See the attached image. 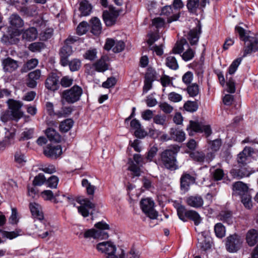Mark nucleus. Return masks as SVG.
Returning <instances> with one entry per match:
<instances>
[{"mask_svg":"<svg viewBox=\"0 0 258 258\" xmlns=\"http://www.w3.org/2000/svg\"><path fill=\"white\" fill-rule=\"evenodd\" d=\"M187 204L194 208H200L203 205L204 201L201 196H190L186 198Z\"/></svg>","mask_w":258,"mask_h":258,"instance_id":"23","label":"nucleus"},{"mask_svg":"<svg viewBox=\"0 0 258 258\" xmlns=\"http://www.w3.org/2000/svg\"><path fill=\"white\" fill-rule=\"evenodd\" d=\"M186 214V218L193 220L195 225H198L201 223L202 219L197 212L193 210H189Z\"/></svg>","mask_w":258,"mask_h":258,"instance_id":"40","label":"nucleus"},{"mask_svg":"<svg viewBox=\"0 0 258 258\" xmlns=\"http://www.w3.org/2000/svg\"><path fill=\"white\" fill-rule=\"evenodd\" d=\"M195 55V52L191 49L188 48L181 55L183 59L185 61H188L191 59Z\"/></svg>","mask_w":258,"mask_h":258,"instance_id":"63","label":"nucleus"},{"mask_svg":"<svg viewBox=\"0 0 258 258\" xmlns=\"http://www.w3.org/2000/svg\"><path fill=\"white\" fill-rule=\"evenodd\" d=\"M79 202L81 206L78 207V212L84 217H87L89 216V209H94L96 207L95 204L92 203L87 199L80 200Z\"/></svg>","mask_w":258,"mask_h":258,"instance_id":"11","label":"nucleus"},{"mask_svg":"<svg viewBox=\"0 0 258 258\" xmlns=\"http://www.w3.org/2000/svg\"><path fill=\"white\" fill-rule=\"evenodd\" d=\"M125 47L124 42L122 40H114L108 38L106 40L104 48L107 50L112 49L115 53L122 51Z\"/></svg>","mask_w":258,"mask_h":258,"instance_id":"10","label":"nucleus"},{"mask_svg":"<svg viewBox=\"0 0 258 258\" xmlns=\"http://www.w3.org/2000/svg\"><path fill=\"white\" fill-rule=\"evenodd\" d=\"M73 109L71 107H64L61 110L56 113L58 117H67L72 112Z\"/></svg>","mask_w":258,"mask_h":258,"instance_id":"58","label":"nucleus"},{"mask_svg":"<svg viewBox=\"0 0 258 258\" xmlns=\"http://www.w3.org/2000/svg\"><path fill=\"white\" fill-rule=\"evenodd\" d=\"M92 7L88 2L83 0L80 3L79 10L81 12V15L86 16L89 15L91 11Z\"/></svg>","mask_w":258,"mask_h":258,"instance_id":"31","label":"nucleus"},{"mask_svg":"<svg viewBox=\"0 0 258 258\" xmlns=\"http://www.w3.org/2000/svg\"><path fill=\"white\" fill-rule=\"evenodd\" d=\"M168 100L173 102H179L181 101L182 97L181 95L174 92H170L168 95Z\"/></svg>","mask_w":258,"mask_h":258,"instance_id":"57","label":"nucleus"},{"mask_svg":"<svg viewBox=\"0 0 258 258\" xmlns=\"http://www.w3.org/2000/svg\"><path fill=\"white\" fill-rule=\"evenodd\" d=\"M15 161L20 165H23L26 162L27 159L24 154L21 151H17L14 156Z\"/></svg>","mask_w":258,"mask_h":258,"instance_id":"46","label":"nucleus"},{"mask_svg":"<svg viewBox=\"0 0 258 258\" xmlns=\"http://www.w3.org/2000/svg\"><path fill=\"white\" fill-rule=\"evenodd\" d=\"M230 174L234 178L240 179L243 177L248 176L249 175L248 171L245 169H232L230 171Z\"/></svg>","mask_w":258,"mask_h":258,"instance_id":"37","label":"nucleus"},{"mask_svg":"<svg viewBox=\"0 0 258 258\" xmlns=\"http://www.w3.org/2000/svg\"><path fill=\"white\" fill-rule=\"evenodd\" d=\"M196 178L187 173H183L180 178V187L182 190L187 191L190 185L195 182Z\"/></svg>","mask_w":258,"mask_h":258,"instance_id":"16","label":"nucleus"},{"mask_svg":"<svg viewBox=\"0 0 258 258\" xmlns=\"http://www.w3.org/2000/svg\"><path fill=\"white\" fill-rule=\"evenodd\" d=\"M3 70L6 72L12 73L18 68V62L13 59L8 57L2 60Z\"/></svg>","mask_w":258,"mask_h":258,"instance_id":"18","label":"nucleus"},{"mask_svg":"<svg viewBox=\"0 0 258 258\" xmlns=\"http://www.w3.org/2000/svg\"><path fill=\"white\" fill-rule=\"evenodd\" d=\"M121 12V10H115L112 7L110 8L109 11H104L102 16L106 25L108 26L113 25L115 23L117 17Z\"/></svg>","mask_w":258,"mask_h":258,"instance_id":"8","label":"nucleus"},{"mask_svg":"<svg viewBox=\"0 0 258 258\" xmlns=\"http://www.w3.org/2000/svg\"><path fill=\"white\" fill-rule=\"evenodd\" d=\"M29 208L32 215L39 220H41L43 216L40 206L36 203H30Z\"/></svg>","mask_w":258,"mask_h":258,"instance_id":"27","label":"nucleus"},{"mask_svg":"<svg viewBox=\"0 0 258 258\" xmlns=\"http://www.w3.org/2000/svg\"><path fill=\"white\" fill-rule=\"evenodd\" d=\"M177 212L179 219L183 221H186V214L188 211L186 210L185 207L181 205L179 206L177 209Z\"/></svg>","mask_w":258,"mask_h":258,"instance_id":"53","label":"nucleus"},{"mask_svg":"<svg viewBox=\"0 0 258 258\" xmlns=\"http://www.w3.org/2000/svg\"><path fill=\"white\" fill-rule=\"evenodd\" d=\"M9 22L11 26L15 29L21 28L24 25L23 20L16 14H13L10 16Z\"/></svg>","mask_w":258,"mask_h":258,"instance_id":"24","label":"nucleus"},{"mask_svg":"<svg viewBox=\"0 0 258 258\" xmlns=\"http://www.w3.org/2000/svg\"><path fill=\"white\" fill-rule=\"evenodd\" d=\"M241 202L244 206V207L248 209H250L252 207V201H251V197L250 195V194H247L241 197Z\"/></svg>","mask_w":258,"mask_h":258,"instance_id":"47","label":"nucleus"},{"mask_svg":"<svg viewBox=\"0 0 258 258\" xmlns=\"http://www.w3.org/2000/svg\"><path fill=\"white\" fill-rule=\"evenodd\" d=\"M160 81L163 87L173 85L172 78L167 75H162L160 78Z\"/></svg>","mask_w":258,"mask_h":258,"instance_id":"52","label":"nucleus"},{"mask_svg":"<svg viewBox=\"0 0 258 258\" xmlns=\"http://www.w3.org/2000/svg\"><path fill=\"white\" fill-rule=\"evenodd\" d=\"M216 235L219 238H222L225 235L224 226L220 223H217L214 227Z\"/></svg>","mask_w":258,"mask_h":258,"instance_id":"43","label":"nucleus"},{"mask_svg":"<svg viewBox=\"0 0 258 258\" xmlns=\"http://www.w3.org/2000/svg\"><path fill=\"white\" fill-rule=\"evenodd\" d=\"M44 154L51 159H56L62 153V149L60 145H47L43 150Z\"/></svg>","mask_w":258,"mask_h":258,"instance_id":"13","label":"nucleus"},{"mask_svg":"<svg viewBox=\"0 0 258 258\" xmlns=\"http://www.w3.org/2000/svg\"><path fill=\"white\" fill-rule=\"evenodd\" d=\"M83 94L82 88L78 85H74L70 89L64 90L61 94V102L73 104L80 100Z\"/></svg>","mask_w":258,"mask_h":258,"instance_id":"2","label":"nucleus"},{"mask_svg":"<svg viewBox=\"0 0 258 258\" xmlns=\"http://www.w3.org/2000/svg\"><path fill=\"white\" fill-rule=\"evenodd\" d=\"M45 134L50 141L58 143L61 141V136L53 128H47L45 131Z\"/></svg>","mask_w":258,"mask_h":258,"instance_id":"28","label":"nucleus"},{"mask_svg":"<svg viewBox=\"0 0 258 258\" xmlns=\"http://www.w3.org/2000/svg\"><path fill=\"white\" fill-rule=\"evenodd\" d=\"M203 124L197 121H190L189 126L187 130L189 131V135H193V132L201 133L202 128Z\"/></svg>","mask_w":258,"mask_h":258,"instance_id":"35","label":"nucleus"},{"mask_svg":"<svg viewBox=\"0 0 258 258\" xmlns=\"http://www.w3.org/2000/svg\"><path fill=\"white\" fill-rule=\"evenodd\" d=\"M108 58L106 56H102L93 64L95 70L99 72H104L108 69L109 64L107 62Z\"/></svg>","mask_w":258,"mask_h":258,"instance_id":"22","label":"nucleus"},{"mask_svg":"<svg viewBox=\"0 0 258 258\" xmlns=\"http://www.w3.org/2000/svg\"><path fill=\"white\" fill-rule=\"evenodd\" d=\"M96 248L99 252L107 255L116 253L118 251L115 245L110 241H103L98 243Z\"/></svg>","mask_w":258,"mask_h":258,"instance_id":"9","label":"nucleus"},{"mask_svg":"<svg viewBox=\"0 0 258 258\" xmlns=\"http://www.w3.org/2000/svg\"><path fill=\"white\" fill-rule=\"evenodd\" d=\"M97 229H92L87 230L84 233L85 238L93 237L98 239H106L108 237V233L104 230L109 229V226L106 223L100 222L95 224Z\"/></svg>","mask_w":258,"mask_h":258,"instance_id":"3","label":"nucleus"},{"mask_svg":"<svg viewBox=\"0 0 258 258\" xmlns=\"http://www.w3.org/2000/svg\"><path fill=\"white\" fill-rule=\"evenodd\" d=\"M209 149L211 150L213 152L218 151L221 145V140L219 139H215L213 141L208 140Z\"/></svg>","mask_w":258,"mask_h":258,"instance_id":"39","label":"nucleus"},{"mask_svg":"<svg viewBox=\"0 0 258 258\" xmlns=\"http://www.w3.org/2000/svg\"><path fill=\"white\" fill-rule=\"evenodd\" d=\"M0 232L2 233V236L9 239H13L24 234L23 232L20 229H16L13 231H7L0 230Z\"/></svg>","mask_w":258,"mask_h":258,"instance_id":"29","label":"nucleus"},{"mask_svg":"<svg viewBox=\"0 0 258 258\" xmlns=\"http://www.w3.org/2000/svg\"><path fill=\"white\" fill-rule=\"evenodd\" d=\"M7 103L14 119H19L23 116V112L21 109L23 104L21 101L9 99Z\"/></svg>","mask_w":258,"mask_h":258,"instance_id":"6","label":"nucleus"},{"mask_svg":"<svg viewBox=\"0 0 258 258\" xmlns=\"http://www.w3.org/2000/svg\"><path fill=\"white\" fill-rule=\"evenodd\" d=\"M43 47V43L41 42L33 43L29 46V49L33 52L39 51Z\"/></svg>","mask_w":258,"mask_h":258,"instance_id":"64","label":"nucleus"},{"mask_svg":"<svg viewBox=\"0 0 258 258\" xmlns=\"http://www.w3.org/2000/svg\"><path fill=\"white\" fill-rule=\"evenodd\" d=\"M97 51L95 48H90L84 54V57L89 60H94L97 58Z\"/></svg>","mask_w":258,"mask_h":258,"instance_id":"42","label":"nucleus"},{"mask_svg":"<svg viewBox=\"0 0 258 258\" xmlns=\"http://www.w3.org/2000/svg\"><path fill=\"white\" fill-rule=\"evenodd\" d=\"M249 149L246 148H244V150L238 155V163L242 165H245L246 163V161L248 160V158L249 157Z\"/></svg>","mask_w":258,"mask_h":258,"instance_id":"32","label":"nucleus"},{"mask_svg":"<svg viewBox=\"0 0 258 258\" xmlns=\"http://www.w3.org/2000/svg\"><path fill=\"white\" fill-rule=\"evenodd\" d=\"M160 109L165 113H170L173 110V107L168 103L164 102L159 104Z\"/></svg>","mask_w":258,"mask_h":258,"instance_id":"59","label":"nucleus"},{"mask_svg":"<svg viewBox=\"0 0 258 258\" xmlns=\"http://www.w3.org/2000/svg\"><path fill=\"white\" fill-rule=\"evenodd\" d=\"M242 243V239L240 236L234 234L226 238V247L229 252H236L241 247Z\"/></svg>","mask_w":258,"mask_h":258,"instance_id":"5","label":"nucleus"},{"mask_svg":"<svg viewBox=\"0 0 258 258\" xmlns=\"http://www.w3.org/2000/svg\"><path fill=\"white\" fill-rule=\"evenodd\" d=\"M69 65L70 70L72 72L78 71L81 66V62L80 59L77 58H74L72 59L71 61L68 60V64Z\"/></svg>","mask_w":258,"mask_h":258,"instance_id":"49","label":"nucleus"},{"mask_svg":"<svg viewBox=\"0 0 258 258\" xmlns=\"http://www.w3.org/2000/svg\"><path fill=\"white\" fill-rule=\"evenodd\" d=\"M185 44L188 45L185 39H182L179 41H177L172 49L173 53L175 54L181 53L184 49L183 46Z\"/></svg>","mask_w":258,"mask_h":258,"instance_id":"41","label":"nucleus"},{"mask_svg":"<svg viewBox=\"0 0 258 258\" xmlns=\"http://www.w3.org/2000/svg\"><path fill=\"white\" fill-rule=\"evenodd\" d=\"M218 217L220 220L227 223L228 224H231L233 223L232 213L230 211H221L219 214Z\"/></svg>","mask_w":258,"mask_h":258,"instance_id":"36","label":"nucleus"},{"mask_svg":"<svg viewBox=\"0 0 258 258\" xmlns=\"http://www.w3.org/2000/svg\"><path fill=\"white\" fill-rule=\"evenodd\" d=\"M58 181V178L56 176L53 175L46 180V184L48 187L56 188L57 186Z\"/></svg>","mask_w":258,"mask_h":258,"instance_id":"48","label":"nucleus"},{"mask_svg":"<svg viewBox=\"0 0 258 258\" xmlns=\"http://www.w3.org/2000/svg\"><path fill=\"white\" fill-rule=\"evenodd\" d=\"M143 163V158L141 155L139 154H135L134 155V161L130 158L128 164L129 166L128 169L131 171L134 176H139L140 175L141 170L138 165H141Z\"/></svg>","mask_w":258,"mask_h":258,"instance_id":"7","label":"nucleus"},{"mask_svg":"<svg viewBox=\"0 0 258 258\" xmlns=\"http://www.w3.org/2000/svg\"><path fill=\"white\" fill-rule=\"evenodd\" d=\"M41 76V71L40 70H36L31 72L28 75V79L27 85L28 87L34 88L37 85V81L38 80Z\"/></svg>","mask_w":258,"mask_h":258,"instance_id":"19","label":"nucleus"},{"mask_svg":"<svg viewBox=\"0 0 258 258\" xmlns=\"http://www.w3.org/2000/svg\"><path fill=\"white\" fill-rule=\"evenodd\" d=\"M233 194L235 196L242 197L249 194L248 187L247 184L242 181H237L233 184Z\"/></svg>","mask_w":258,"mask_h":258,"instance_id":"15","label":"nucleus"},{"mask_svg":"<svg viewBox=\"0 0 258 258\" xmlns=\"http://www.w3.org/2000/svg\"><path fill=\"white\" fill-rule=\"evenodd\" d=\"M46 178L42 173H39L34 177L33 184L35 186H41L44 183H46Z\"/></svg>","mask_w":258,"mask_h":258,"instance_id":"51","label":"nucleus"},{"mask_svg":"<svg viewBox=\"0 0 258 258\" xmlns=\"http://www.w3.org/2000/svg\"><path fill=\"white\" fill-rule=\"evenodd\" d=\"M191 157L196 161L199 162H203L205 159V153L202 152H195L190 154Z\"/></svg>","mask_w":258,"mask_h":258,"instance_id":"54","label":"nucleus"},{"mask_svg":"<svg viewBox=\"0 0 258 258\" xmlns=\"http://www.w3.org/2000/svg\"><path fill=\"white\" fill-rule=\"evenodd\" d=\"M187 91L190 96H196L199 93V86L197 84H192L187 87Z\"/></svg>","mask_w":258,"mask_h":258,"instance_id":"50","label":"nucleus"},{"mask_svg":"<svg viewBox=\"0 0 258 258\" xmlns=\"http://www.w3.org/2000/svg\"><path fill=\"white\" fill-rule=\"evenodd\" d=\"M179 150V146L173 145L161 152L158 159L160 166L171 171L178 169L177 155Z\"/></svg>","mask_w":258,"mask_h":258,"instance_id":"1","label":"nucleus"},{"mask_svg":"<svg viewBox=\"0 0 258 258\" xmlns=\"http://www.w3.org/2000/svg\"><path fill=\"white\" fill-rule=\"evenodd\" d=\"M246 242L248 246H253L258 241V231L256 229L249 230L245 235Z\"/></svg>","mask_w":258,"mask_h":258,"instance_id":"20","label":"nucleus"},{"mask_svg":"<svg viewBox=\"0 0 258 258\" xmlns=\"http://www.w3.org/2000/svg\"><path fill=\"white\" fill-rule=\"evenodd\" d=\"M73 125L74 121L72 119H66L60 122L59 128L61 132L66 133L68 132Z\"/></svg>","mask_w":258,"mask_h":258,"instance_id":"38","label":"nucleus"},{"mask_svg":"<svg viewBox=\"0 0 258 258\" xmlns=\"http://www.w3.org/2000/svg\"><path fill=\"white\" fill-rule=\"evenodd\" d=\"M37 31L34 27L25 30L22 33V38L29 41L34 40L37 37Z\"/></svg>","mask_w":258,"mask_h":258,"instance_id":"26","label":"nucleus"},{"mask_svg":"<svg viewBox=\"0 0 258 258\" xmlns=\"http://www.w3.org/2000/svg\"><path fill=\"white\" fill-rule=\"evenodd\" d=\"M201 33V27L200 25L191 30L188 33L187 39L191 45L196 44L199 41Z\"/></svg>","mask_w":258,"mask_h":258,"instance_id":"21","label":"nucleus"},{"mask_svg":"<svg viewBox=\"0 0 258 258\" xmlns=\"http://www.w3.org/2000/svg\"><path fill=\"white\" fill-rule=\"evenodd\" d=\"M236 31L239 34L240 37L244 41L248 40V37L247 35L246 31L240 26H236L235 27Z\"/></svg>","mask_w":258,"mask_h":258,"instance_id":"62","label":"nucleus"},{"mask_svg":"<svg viewBox=\"0 0 258 258\" xmlns=\"http://www.w3.org/2000/svg\"><path fill=\"white\" fill-rule=\"evenodd\" d=\"M143 212L150 219H155L158 217V212L154 209V202L151 199H142L140 202Z\"/></svg>","mask_w":258,"mask_h":258,"instance_id":"4","label":"nucleus"},{"mask_svg":"<svg viewBox=\"0 0 258 258\" xmlns=\"http://www.w3.org/2000/svg\"><path fill=\"white\" fill-rule=\"evenodd\" d=\"M250 44L245 48L243 56H246L247 54L250 53L252 51H255L258 49V39L256 38H252L249 40Z\"/></svg>","mask_w":258,"mask_h":258,"instance_id":"33","label":"nucleus"},{"mask_svg":"<svg viewBox=\"0 0 258 258\" xmlns=\"http://www.w3.org/2000/svg\"><path fill=\"white\" fill-rule=\"evenodd\" d=\"M116 79L115 77H110L103 83L102 87L105 88H109L114 86L116 83Z\"/></svg>","mask_w":258,"mask_h":258,"instance_id":"60","label":"nucleus"},{"mask_svg":"<svg viewBox=\"0 0 258 258\" xmlns=\"http://www.w3.org/2000/svg\"><path fill=\"white\" fill-rule=\"evenodd\" d=\"M209 0H187L186 7L191 13H196L198 10L204 8Z\"/></svg>","mask_w":258,"mask_h":258,"instance_id":"12","label":"nucleus"},{"mask_svg":"<svg viewBox=\"0 0 258 258\" xmlns=\"http://www.w3.org/2000/svg\"><path fill=\"white\" fill-rule=\"evenodd\" d=\"M199 240L200 241L199 242V246L203 250H207L211 248L212 242L211 238L209 236L205 237L202 235Z\"/></svg>","mask_w":258,"mask_h":258,"instance_id":"30","label":"nucleus"},{"mask_svg":"<svg viewBox=\"0 0 258 258\" xmlns=\"http://www.w3.org/2000/svg\"><path fill=\"white\" fill-rule=\"evenodd\" d=\"M88 29V24L87 22H81L77 28V32L78 34L82 35L87 32Z\"/></svg>","mask_w":258,"mask_h":258,"instance_id":"56","label":"nucleus"},{"mask_svg":"<svg viewBox=\"0 0 258 258\" xmlns=\"http://www.w3.org/2000/svg\"><path fill=\"white\" fill-rule=\"evenodd\" d=\"M73 50L71 46L66 45L62 47L59 51L60 64L66 67L68 64V58L72 54Z\"/></svg>","mask_w":258,"mask_h":258,"instance_id":"14","label":"nucleus"},{"mask_svg":"<svg viewBox=\"0 0 258 258\" xmlns=\"http://www.w3.org/2000/svg\"><path fill=\"white\" fill-rule=\"evenodd\" d=\"M171 139L178 142H181L185 140V134L182 131L178 128H171L170 131Z\"/></svg>","mask_w":258,"mask_h":258,"instance_id":"25","label":"nucleus"},{"mask_svg":"<svg viewBox=\"0 0 258 258\" xmlns=\"http://www.w3.org/2000/svg\"><path fill=\"white\" fill-rule=\"evenodd\" d=\"M45 87L49 90L54 91L58 88V77L52 73L49 75L45 81Z\"/></svg>","mask_w":258,"mask_h":258,"instance_id":"17","label":"nucleus"},{"mask_svg":"<svg viewBox=\"0 0 258 258\" xmlns=\"http://www.w3.org/2000/svg\"><path fill=\"white\" fill-rule=\"evenodd\" d=\"M166 64L170 69L172 70H177L178 68V65L175 57L170 56L166 59Z\"/></svg>","mask_w":258,"mask_h":258,"instance_id":"44","label":"nucleus"},{"mask_svg":"<svg viewBox=\"0 0 258 258\" xmlns=\"http://www.w3.org/2000/svg\"><path fill=\"white\" fill-rule=\"evenodd\" d=\"M92 30L91 32L94 35H97L101 33L102 27L99 19L95 17L91 19Z\"/></svg>","mask_w":258,"mask_h":258,"instance_id":"34","label":"nucleus"},{"mask_svg":"<svg viewBox=\"0 0 258 258\" xmlns=\"http://www.w3.org/2000/svg\"><path fill=\"white\" fill-rule=\"evenodd\" d=\"M183 107L187 111L193 112L197 111L198 105L196 102L187 101L184 103Z\"/></svg>","mask_w":258,"mask_h":258,"instance_id":"45","label":"nucleus"},{"mask_svg":"<svg viewBox=\"0 0 258 258\" xmlns=\"http://www.w3.org/2000/svg\"><path fill=\"white\" fill-rule=\"evenodd\" d=\"M241 60V58H238L232 62L229 68L228 72L230 75H232L236 72Z\"/></svg>","mask_w":258,"mask_h":258,"instance_id":"55","label":"nucleus"},{"mask_svg":"<svg viewBox=\"0 0 258 258\" xmlns=\"http://www.w3.org/2000/svg\"><path fill=\"white\" fill-rule=\"evenodd\" d=\"M73 79L68 76L63 77L60 80V84L63 87H69L71 86L73 83Z\"/></svg>","mask_w":258,"mask_h":258,"instance_id":"61","label":"nucleus"}]
</instances>
